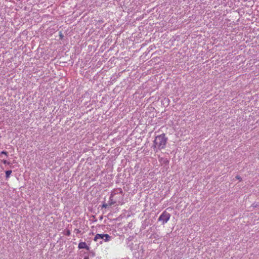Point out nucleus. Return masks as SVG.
I'll return each mask as SVG.
<instances>
[{"label": "nucleus", "mask_w": 259, "mask_h": 259, "mask_svg": "<svg viewBox=\"0 0 259 259\" xmlns=\"http://www.w3.org/2000/svg\"><path fill=\"white\" fill-rule=\"evenodd\" d=\"M12 172V171L11 170H7L6 171V179H8V178H9L10 177V176Z\"/></svg>", "instance_id": "6"}, {"label": "nucleus", "mask_w": 259, "mask_h": 259, "mask_svg": "<svg viewBox=\"0 0 259 259\" xmlns=\"http://www.w3.org/2000/svg\"><path fill=\"white\" fill-rule=\"evenodd\" d=\"M84 259H89V257H85L84 258Z\"/></svg>", "instance_id": "13"}, {"label": "nucleus", "mask_w": 259, "mask_h": 259, "mask_svg": "<svg viewBox=\"0 0 259 259\" xmlns=\"http://www.w3.org/2000/svg\"><path fill=\"white\" fill-rule=\"evenodd\" d=\"M70 234V231H69V230H68V231H67L66 235H69Z\"/></svg>", "instance_id": "12"}, {"label": "nucleus", "mask_w": 259, "mask_h": 259, "mask_svg": "<svg viewBox=\"0 0 259 259\" xmlns=\"http://www.w3.org/2000/svg\"><path fill=\"white\" fill-rule=\"evenodd\" d=\"M235 178L237 180H239L240 181H241L242 180L241 178L239 176H236Z\"/></svg>", "instance_id": "9"}, {"label": "nucleus", "mask_w": 259, "mask_h": 259, "mask_svg": "<svg viewBox=\"0 0 259 259\" xmlns=\"http://www.w3.org/2000/svg\"><path fill=\"white\" fill-rule=\"evenodd\" d=\"M78 248L79 249L84 248L88 250L90 249V247L87 245L86 243L84 242H80L78 244Z\"/></svg>", "instance_id": "5"}, {"label": "nucleus", "mask_w": 259, "mask_h": 259, "mask_svg": "<svg viewBox=\"0 0 259 259\" xmlns=\"http://www.w3.org/2000/svg\"><path fill=\"white\" fill-rule=\"evenodd\" d=\"M122 193V189L121 188H117L114 189L113 191H112L110 198H109V205H112L116 203H120L122 202V196H120V197L118 198H114V196L116 195V194L117 193Z\"/></svg>", "instance_id": "2"}, {"label": "nucleus", "mask_w": 259, "mask_h": 259, "mask_svg": "<svg viewBox=\"0 0 259 259\" xmlns=\"http://www.w3.org/2000/svg\"><path fill=\"white\" fill-rule=\"evenodd\" d=\"M109 204H107L106 203H104L103 204V207H105V208H106L108 207Z\"/></svg>", "instance_id": "11"}, {"label": "nucleus", "mask_w": 259, "mask_h": 259, "mask_svg": "<svg viewBox=\"0 0 259 259\" xmlns=\"http://www.w3.org/2000/svg\"><path fill=\"white\" fill-rule=\"evenodd\" d=\"M3 162L4 164H10V162L7 161L6 160H3Z\"/></svg>", "instance_id": "8"}, {"label": "nucleus", "mask_w": 259, "mask_h": 259, "mask_svg": "<svg viewBox=\"0 0 259 259\" xmlns=\"http://www.w3.org/2000/svg\"><path fill=\"white\" fill-rule=\"evenodd\" d=\"M170 216V214L165 210L160 215L158 221L161 222L162 224L164 225L169 221Z\"/></svg>", "instance_id": "4"}, {"label": "nucleus", "mask_w": 259, "mask_h": 259, "mask_svg": "<svg viewBox=\"0 0 259 259\" xmlns=\"http://www.w3.org/2000/svg\"><path fill=\"white\" fill-rule=\"evenodd\" d=\"M111 236L109 235L108 234H97L95 236L94 240L95 241H98L100 240L99 243L102 244V240H103L105 242L109 241L111 239Z\"/></svg>", "instance_id": "3"}, {"label": "nucleus", "mask_w": 259, "mask_h": 259, "mask_svg": "<svg viewBox=\"0 0 259 259\" xmlns=\"http://www.w3.org/2000/svg\"><path fill=\"white\" fill-rule=\"evenodd\" d=\"M123 195H124V194L123 193V191H122V193H121L116 194V195L114 196V198L120 197V196H122V201L123 200Z\"/></svg>", "instance_id": "7"}, {"label": "nucleus", "mask_w": 259, "mask_h": 259, "mask_svg": "<svg viewBox=\"0 0 259 259\" xmlns=\"http://www.w3.org/2000/svg\"><path fill=\"white\" fill-rule=\"evenodd\" d=\"M167 141V138L166 137L164 134H161L155 137L153 141V149H158L161 150L165 147Z\"/></svg>", "instance_id": "1"}, {"label": "nucleus", "mask_w": 259, "mask_h": 259, "mask_svg": "<svg viewBox=\"0 0 259 259\" xmlns=\"http://www.w3.org/2000/svg\"><path fill=\"white\" fill-rule=\"evenodd\" d=\"M1 154H5V155H6L8 156V152H6V151H2V152H1Z\"/></svg>", "instance_id": "10"}]
</instances>
